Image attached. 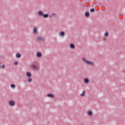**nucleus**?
<instances>
[{
    "label": "nucleus",
    "instance_id": "obj_23",
    "mask_svg": "<svg viewBox=\"0 0 125 125\" xmlns=\"http://www.w3.org/2000/svg\"><path fill=\"white\" fill-rule=\"evenodd\" d=\"M108 35H109V33H108V32H105L104 33V37H108Z\"/></svg>",
    "mask_w": 125,
    "mask_h": 125
},
{
    "label": "nucleus",
    "instance_id": "obj_24",
    "mask_svg": "<svg viewBox=\"0 0 125 125\" xmlns=\"http://www.w3.org/2000/svg\"><path fill=\"white\" fill-rule=\"evenodd\" d=\"M1 68H2V69H4V68H5V65L4 64H2L1 66Z\"/></svg>",
    "mask_w": 125,
    "mask_h": 125
},
{
    "label": "nucleus",
    "instance_id": "obj_4",
    "mask_svg": "<svg viewBox=\"0 0 125 125\" xmlns=\"http://www.w3.org/2000/svg\"><path fill=\"white\" fill-rule=\"evenodd\" d=\"M8 105L11 107H13V106L15 105V102L13 100H10L8 101Z\"/></svg>",
    "mask_w": 125,
    "mask_h": 125
},
{
    "label": "nucleus",
    "instance_id": "obj_15",
    "mask_svg": "<svg viewBox=\"0 0 125 125\" xmlns=\"http://www.w3.org/2000/svg\"><path fill=\"white\" fill-rule=\"evenodd\" d=\"M16 56L17 58H21V54L20 53H17Z\"/></svg>",
    "mask_w": 125,
    "mask_h": 125
},
{
    "label": "nucleus",
    "instance_id": "obj_12",
    "mask_svg": "<svg viewBox=\"0 0 125 125\" xmlns=\"http://www.w3.org/2000/svg\"><path fill=\"white\" fill-rule=\"evenodd\" d=\"M85 17L86 18H88V17H89V12H88V11H86L85 12Z\"/></svg>",
    "mask_w": 125,
    "mask_h": 125
},
{
    "label": "nucleus",
    "instance_id": "obj_11",
    "mask_svg": "<svg viewBox=\"0 0 125 125\" xmlns=\"http://www.w3.org/2000/svg\"><path fill=\"white\" fill-rule=\"evenodd\" d=\"M69 47L70 48H71V49H74L75 46V44H74L73 43H70L69 44Z\"/></svg>",
    "mask_w": 125,
    "mask_h": 125
},
{
    "label": "nucleus",
    "instance_id": "obj_10",
    "mask_svg": "<svg viewBox=\"0 0 125 125\" xmlns=\"http://www.w3.org/2000/svg\"><path fill=\"white\" fill-rule=\"evenodd\" d=\"M60 37H64L65 36V32L64 31H61L59 34Z\"/></svg>",
    "mask_w": 125,
    "mask_h": 125
},
{
    "label": "nucleus",
    "instance_id": "obj_9",
    "mask_svg": "<svg viewBox=\"0 0 125 125\" xmlns=\"http://www.w3.org/2000/svg\"><path fill=\"white\" fill-rule=\"evenodd\" d=\"M85 90H83L82 93L80 94V96H81V97H83V96H85Z\"/></svg>",
    "mask_w": 125,
    "mask_h": 125
},
{
    "label": "nucleus",
    "instance_id": "obj_2",
    "mask_svg": "<svg viewBox=\"0 0 125 125\" xmlns=\"http://www.w3.org/2000/svg\"><path fill=\"white\" fill-rule=\"evenodd\" d=\"M30 68L31 69H33V70H36L37 71L40 69V66H39V64L37 63V62L32 63L30 65Z\"/></svg>",
    "mask_w": 125,
    "mask_h": 125
},
{
    "label": "nucleus",
    "instance_id": "obj_13",
    "mask_svg": "<svg viewBox=\"0 0 125 125\" xmlns=\"http://www.w3.org/2000/svg\"><path fill=\"white\" fill-rule=\"evenodd\" d=\"M26 75L28 78L32 77V74L30 72H26Z\"/></svg>",
    "mask_w": 125,
    "mask_h": 125
},
{
    "label": "nucleus",
    "instance_id": "obj_18",
    "mask_svg": "<svg viewBox=\"0 0 125 125\" xmlns=\"http://www.w3.org/2000/svg\"><path fill=\"white\" fill-rule=\"evenodd\" d=\"M96 9H95V8H92L90 10V12H92V13L94 12V11H95Z\"/></svg>",
    "mask_w": 125,
    "mask_h": 125
},
{
    "label": "nucleus",
    "instance_id": "obj_17",
    "mask_svg": "<svg viewBox=\"0 0 125 125\" xmlns=\"http://www.w3.org/2000/svg\"><path fill=\"white\" fill-rule=\"evenodd\" d=\"M87 115L88 116H92V111H91V110H89L87 112Z\"/></svg>",
    "mask_w": 125,
    "mask_h": 125
},
{
    "label": "nucleus",
    "instance_id": "obj_14",
    "mask_svg": "<svg viewBox=\"0 0 125 125\" xmlns=\"http://www.w3.org/2000/svg\"><path fill=\"white\" fill-rule=\"evenodd\" d=\"M37 41H44V39H43V38L42 37H38L37 38Z\"/></svg>",
    "mask_w": 125,
    "mask_h": 125
},
{
    "label": "nucleus",
    "instance_id": "obj_6",
    "mask_svg": "<svg viewBox=\"0 0 125 125\" xmlns=\"http://www.w3.org/2000/svg\"><path fill=\"white\" fill-rule=\"evenodd\" d=\"M46 96L49 98H54L55 97V96L52 94H47Z\"/></svg>",
    "mask_w": 125,
    "mask_h": 125
},
{
    "label": "nucleus",
    "instance_id": "obj_26",
    "mask_svg": "<svg viewBox=\"0 0 125 125\" xmlns=\"http://www.w3.org/2000/svg\"><path fill=\"white\" fill-rule=\"evenodd\" d=\"M0 68H1V66L0 65Z\"/></svg>",
    "mask_w": 125,
    "mask_h": 125
},
{
    "label": "nucleus",
    "instance_id": "obj_8",
    "mask_svg": "<svg viewBox=\"0 0 125 125\" xmlns=\"http://www.w3.org/2000/svg\"><path fill=\"white\" fill-rule=\"evenodd\" d=\"M84 83H86V84L89 83V79L87 78H85L84 79Z\"/></svg>",
    "mask_w": 125,
    "mask_h": 125
},
{
    "label": "nucleus",
    "instance_id": "obj_20",
    "mask_svg": "<svg viewBox=\"0 0 125 125\" xmlns=\"http://www.w3.org/2000/svg\"><path fill=\"white\" fill-rule=\"evenodd\" d=\"M11 87H12V88H15V84H11Z\"/></svg>",
    "mask_w": 125,
    "mask_h": 125
},
{
    "label": "nucleus",
    "instance_id": "obj_22",
    "mask_svg": "<svg viewBox=\"0 0 125 125\" xmlns=\"http://www.w3.org/2000/svg\"><path fill=\"white\" fill-rule=\"evenodd\" d=\"M86 7H87V6L86 5V4H85L84 5H83V7L82 8H85Z\"/></svg>",
    "mask_w": 125,
    "mask_h": 125
},
{
    "label": "nucleus",
    "instance_id": "obj_3",
    "mask_svg": "<svg viewBox=\"0 0 125 125\" xmlns=\"http://www.w3.org/2000/svg\"><path fill=\"white\" fill-rule=\"evenodd\" d=\"M38 16H42L43 18H48V14H43V12L42 11H39L37 13Z\"/></svg>",
    "mask_w": 125,
    "mask_h": 125
},
{
    "label": "nucleus",
    "instance_id": "obj_16",
    "mask_svg": "<svg viewBox=\"0 0 125 125\" xmlns=\"http://www.w3.org/2000/svg\"><path fill=\"white\" fill-rule=\"evenodd\" d=\"M56 16V14L52 13L50 15V18H53Z\"/></svg>",
    "mask_w": 125,
    "mask_h": 125
},
{
    "label": "nucleus",
    "instance_id": "obj_7",
    "mask_svg": "<svg viewBox=\"0 0 125 125\" xmlns=\"http://www.w3.org/2000/svg\"><path fill=\"white\" fill-rule=\"evenodd\" d=\"M37 57H38L39 58H41L42 56V52H38L36 54Z\"/></svg>",
    "mask_w": 125,
    "mask_h": 125
},
{
    "label": "nucleus",
    "instance_id": "obj_1",
    "mask_svg": "<svg viewBox=\"0 0 125 125\" xmlns=\"http://www.w3.org/2000/svg\"><path fill=\"white\" fill-rule=\"evenodd\" d=\"M82 61L85 65H89L90 66H94L95 65L94 62L87 60L85 57L82 58Z\"/></svg>",
    "mask_w": 125,
    "mask_h": 125
},
{
    "label": "nucleus",
    "instance_id": "obj_5",
    "mask_svg": "<svg viewBox=\"0 0 125 125\" xmlns=\"http://www.w3.org/2000/svg\"><path fill=\"white\" fill-rule=\"evenodd\" d=\"M33 35H38V28L37 27H34L32 29Z\"/></svg>",
    "mask_w": 125,
    "mask_h": 125
},
{
    "label": "nucleus",
    "instance_id": "obj_21",
    "mask_svg": "<svg viewBox=\"0 0 125 125\" xmlns=\"http://www.w3.org/2000/svg\"><path fill=\"white\" fill-rule=\"evenodd\" d=\"M14 65H15L16 66H17V65H18V62L17 61H15L14 62Z\"/></svg>",
    "mask_w": 125,
    "mask_h": 125
},
{
    "label": "nucleus",
    "instance_id": "obj_19",
    "mask_svg": "<svg viewBox=\"0 0 125 125\" xmlns=\"http://www.w3.org/2000/svg\"><path fill=\"white\" fill-rule=\"evenodd\" d=\"M33 81V79H32V78H29L28 79V83H31V82Z\"/></svg>",
    "mask_w": 125,
    "mask_h": 125
},
{
    "label": "nucleus",
    "instance_id": "obj_25",
    "mask_svg": "<svg viewBox=\"0 0 125 125\" xmlns=\"http://www.w3.org/2000/svg\"><path fill=\"white\" fill-rule=\"evenodd\" d=\"M124 74H125V70H124Z\"/></svg>",
    "mask_w": 125,
    "mask_h": 125
}]
</instances>
